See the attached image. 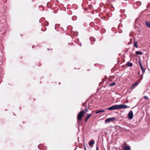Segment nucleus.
<instances>
[{"label":"nucleus","mask_w":150,"mask_h":150,"mask_svg":"<svg viewBox=\"0 0 150 150\" xmlns=\"http://www.w3.org/2000/svg\"><path fill=\"white\" fill-rule=\"evenodd\" d=\"M92 115L91 114H88L85 120V122H87L88 120L90 118V117Z\"/></svg>","instance_id":"obj_6"},{"label":"nucleus","mask_w":150,"mask_h":150,"mask_svg":"<svg viewBox=\"0 0 150 150\" xmlns=\"http://www.w3.org/2000/svg\"><path fill=\"white\" fill-rule=\"evenodd\" d=\"M41 30L43 31H45V30H42V29H41Z\"/></svg>","instance_id":"obj_26"},{"label":"nucleus","mask_w":150,"mask_h":150,"mask_svg":"<svg viewBox=\"0 0 150 150\" xmlns=\"http://www.w3.org/2000/svg\"><path fill=\"white\" fill-rule=\"evenodd\" d=\"M87 102V101L86 102H85L83 103V106L84 107H85V108H87L88 107L86 105Z\"/></svg>","instance_id":"obj_14"},{"label":"nucleus","mask_w":150,"mask_h":150,"mask_svg":"<svg viewBox=\"0 0 150 150\" xmlns=\"http://www.w3.org/2000/svg\"><path fill=\"white\" fill-rule=\"evenodd\" d=\"M105 110H117V105H115L110 107H109L107 108H106Z\"/></svg>","instance_id":"obj_2"},{"label":"nucleus","mask_w":150,"mask_h":150,"mask_svg":"<svg viewBox=\"0 0 150 150\" xmlns=\"http://www.w3.org/2000/svg\"><path fill=\"white\" fill-rule=\"evenodd\" d=\"M47 50H49V49H48H48H47Z\"/></svg>","instance_id":"obj_27"},{"label":"nucleus","mask_w":150,"mask_h":150,"mask_svg":"<svg viewBox=\"0 0 150 150\" xmlns=\"http://www.w3.org/2000/svg\"><path fill=\"white\" fill-rule=\"evenodd\" d=\"M115 118L113 117L112 118H109L105 120V122H113L115 120Z\"/></svg>","instance_id":"obj_4"},{"label":"nucleus","mask_w":150,"mask_h":150,"mask_svg":"<svg viewBox=\"0 0 150 150\" xmlns=\"http://www.w3.org/2000/svg\"><path fill=\"white\" fill-rule=\"evenodd\" d=\"M144 98H145V99H146V100H148V98L147 96H144Z\"/></svg>","instance_id":"obj_21"},{"label":"nucleus","mask_w":150,"mask_h":150,"mask_svg":"<svg viewBox=\"0 0 150 150\" xmlns=\"http://www.w3.org/2000/svg\"><path fill=\"white\" fill-rule=\"evenodd\" d=\"M103 33H104V32H103Z\"/></svg>","instance_id":"obj_28"},{"label":"nucleus","mask_w":150,"mask_h":150,"mask_svg":"<svg viewBox=\"0 0 150 150\" xmlns=\"http://www.w3.org/2000/svg\"><path fill=\"white\" fill-rule=\"evenodd\" d=\"M129 107V106L123 104L117 105L118 109H120L122 108L126 109Z\"/></svg>","instance_id":"obj_3"},{"label":"nucleus","mask_w":150,"mask_h":150,"mask_svg":"<svg viewBox=\"0 0 150 150\" xmlns=\"http://www.w3.org/2000/svg\"><path fill=\"white\" fill-rule=\"evenodd\" d=\"M150 6V4H148L147 6V7H149Z\"/></svg>","instance_id":"obj_23"},{"label":"nucleus","mask_w":150,"mask_h":150,"mask_svg":"<svg viewBox=\"0 0 150 150\" xmlns=\"http://www.w3.org/2000/svg\"><path fill=\"white\" fill-rule=\"evenodd\" d=\"M138 63L141 68L143 67L142 63L140 61H138Z\"/></svg>","instance_id":"obj_16"},{"label":"nucleus","mask_w":150,"mask_h":150,"mask_svg":"<svg viewBox=\"0 0 150 150\" xmlns=\"http://www.w3.org/2000/svg\"><path fill=\"white\" fill-rule=\"evenodd\" d=\"M100 32L101 33H103V30H100Z\"/></svg>","instance_id":"obj_22"},{"label":"nucleus","mask_w":150,"mask_h":150,"mask_svg":"<svg viewBox=\"0 0 150 150\" xmlns=\"http://www.w3.org/2000/svg\"><path fill=\"white\" fill-rule=\"evenodd\" d=\"M84 148L85 149H86V150L85 146L84 147Z\"/></svg>","instance_id":"obj_25"},{"label":"nucleus","mask_w":150,"mask_h":150,"mask_svg":"<svg viewBox=\"0 0 150 150\" xmlns=\"http://www.w3.org/2000/svg\"><path fill=\"white\" fill-rule=\"evenodd\" d=\"M95 143V141L94 140H92L91 141L89 142L88 144L89 146L92 147V145H93Z\"/></svg>","instance_id":"obj_7"},{"label":"nucleus","mask_w":150,"mask_h":150,"mask_svg":"<svg viewBox=\"0 0 150 150\" xmlns=\"http://www.w3.org/2000/svg\"><path fill=\"white\" fill-rule=\"evenodd\" d=\"M115 82H113L112 83H110L109 84V85L110 86H114L115 84Z\"/></svg>","instance_id":"obj_15"},{"label":"nucleus","mask_w":150,"mask_h":150,"mask_svg":"<svg viewBox=\"0 0 150 150\" xmlns=\"http://www.w3.org/2000/svg\"><path fill=\"white\" fill-rule=\"evenodd\" d=\"M137 42H136L134 44V46L136 47L137 48Z\"/></svg>","instance_id":"obj_18"},{"label":"nucleus","mask_w":150,"mask_h":150,"mask_svg":"<svg viewBox=\"0 0 150 150\" xmlns=\"http://www.w3.org/2000/svg\"><path fill=\"white\" fill-rule=\"evenodd\" d=\"M141 68L142 70L143 73H144L145 71L144 69L143 68V67Z\"/></svg>","instance_id":"obj_19"},{"label":"nucleus","mask_w":150,"mask_h":150,"mask_svg":"<svg viewBox=\"0 0 150 150\" xmlns=\"http://www.w3.org/2000/svg\"><path fill=\"white\" fill-rule=\"evenodd\" d=\"M139 84L137 82H135L131 86L130 88L131 89H132L134 88L135 86H136Z\"/></svg>","instance_id":"obj_8"},{"label":"nucleus","mask_w":150,"mask_h":150,"mask_svg":"<svg viewBox=\"0 0 150 150\" xmlns=\"http://www.w3.org/2000/svg\"><path fill=\"white\" fill-rule=\"evenodd\" d=\"M126 65L128 67H131L132 66V63L129 62H128L126 64Z\"/></svg>","instance_id":"obj_11"},{"label":"nucleus","mask_w":150,"mask_h":150,"mask_svg":"<svg viewBox=\"0 0 150 150\" xmlns=\"http://www.w3.org/2000/svg\"><path fill=\"white\" fill-rule=\"evenodd\" d=\"M135 53L137 55H142L143 54V53L142 52L139 51H136Z\"/></svg>","instance_id":"obj_12"},{"label":"nucleus","mask_w":150,"mask_h":150,"mask_svg":"<svg viewBox=\"0 0 150 150\" xmlns=\"http://www.w3.org/2000/svg\"><path fill=\"white\" fill-rule=\"evenodd\" d=\"M124 150H130V148L129 145H127L124 149Z\"/></svg>","instance_id":"obj_9"},{"label":"nucleus","mask_w":150,"mask_h":150,"mask_svg":"<svg viewBox=\"0 0 150 150\" xmlns=\"http://www.w3.org/2000/svg\"><path fill=\"white\" fill-rule=\"evenodd\" d=\"M103 112V110H97L96 111V114H98L100 113H101Z\"/></svg>","instance_id":"obj_13"},{"label":"nucleus","mask_w":150,"mask_h":150,"mask_svg":"<svg viewBox=\"0 0 150 150\" xmlns=\"http://www.w3.org/2000/svg\"><path fill=\"white\" fill-rule=\"evenodd\" d=\"M133 112L132 110L130 111L128 114V117L129 119H131L133 117Z\"/></svg>","instance_id":"obj_5"},{"label":"nucleus","mask_w":150,"mask_h":150,"mask_svg":"<svg viewBox=\"0 0 150 150\" xmlns=\"http://www.w3.org/2000/svg\"><path fill=\"white\" fill-rule=\"evenodd\" d=\"M146 26L148 28H150V22H146Z\"/></svg>","instance_id":"obj_10"},{"label":"nucleus","mask_w":150,"mask_h":150,"mask_svg":"<svg viewBox=\"0 0 150 150\" xmlns=\"http://www.w3.org/2000/svg\"><path fill=\"white\" fill-rule=\"evenodd\" d=\"M96 150H98V148L97 147H96Z\"/></svg>","instance_id":"obj_24"},{"label":"nucleus","mask_w":150,"mask_h":150,"mask_svg":"<svg viewBox=\"0 0 150 150\" xmlns=\"http://www.w3.org/2000/svg\"><path fill=\"white\" fill-rule=\"evenodd\" d=\"M85 114V112L84 110H82L78 114L77 117V120L78 123H79L82 118H83L84 115Z\"/></svg>","instance_id":"obj_1"},{"label":"nucleus","mask_w":150,"mask_h":150,"mask_svg":"<svg viewBox=\"0 0 150 150\" xmlns=\"http://www.w3.org/2000/svg\"><path fill=\"white\" fill-rule=\"evenodd\" d=\"M89 106H88L87 108H86L85 109V111H84L85 113L88 111V109H89Z\"/></svg>","instance_id":"obj_17"},{"label":"nucleus","mask_w":150,"mask_h":150,"mask_svg":"<svg viewBox=\"0 0 150 150\" xmlns=\"http://www.w3.org/2000/svg\"><path fill=\"white\" fill-rule=\"evenodd\" d=\"M44 24L45 25L47 26L48 25L49 23L47 22H45Z\"/></svg>","instance_id":"obj_20"}]
</instances>
